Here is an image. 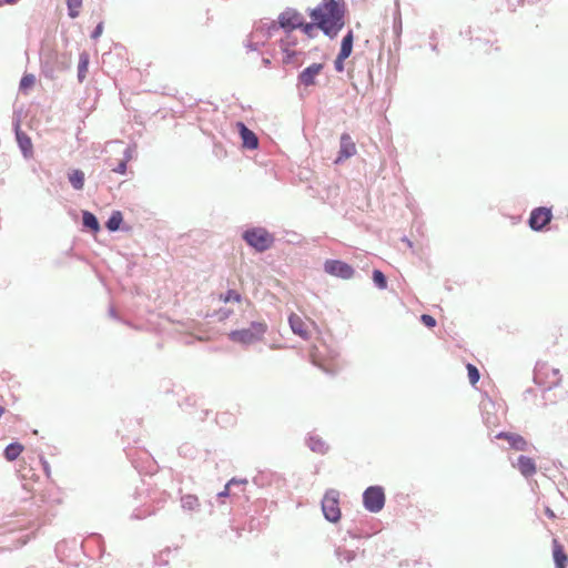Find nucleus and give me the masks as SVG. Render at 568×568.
<instances>
[{
  "label": "nucleus",
  "mask_w": 568,
  "mask_h": 568,
  "mask_svg": "<svg viewBox=\"0 0 568 568\" xmlns=\"http://www.w3.org/2000/svg\"><path fill=\"white\" fill-rule=\"evenodd\" d=\"M346 3L344 0H321L315 8L307 9L311 21L303 18L301 30L307 38L316 37L318 29L329 40H334L345 27Z\"/></svg>",
  "instance_id": "obj_1"
},
{
  "label": "nucleus",
  "mask_w": 568,
  "mask_h": 568,
  "mask_svg": "<svg viewBox=\"0 0 568 568\" xmlns=\"http://www.w3.org/2000/svg\"><path fill=\"white\" fill-rule=\"evenodd\" d=\"M241 239L256 253H264L272 248L275 243V235L264 226H248Z\"/></svg>",
  "instance_id": "obj_2"
},
{
  "label": "nucleus",
  "mask_w": 568,
  "mask_h": 568,
  "mask_svg": "<svg viewBox=\"0 0 568 568\" xmlns=\"http://www.w3.org/2000/svg\"><path fill=\"white\" fill-rule=\"evenodd\" d=\"M303 18L304 17L297 9L287 7L278 14L276 20L270 21L266 33L267 36H273L280 29L283 30L284 33H293V31L301 27Z\"/></svg>",
  "instance_id": "obj_3"
},
{
  "label": "nucleus",
  "mask_w": 568,
  "mask_h": 568,
  "mask_svg": "<svg viewBox=\"0 0 568 568\" xmlns=\"http://www.w3.org/2000/svg\"><path fill=\"white\" fill-rule=\"evenodd\" d=\"M324 68V63L314 62L298 72L296 78V90L300 98H304L305 93H308L307 90L310 88L317 85V78L322 73Z\"/></svg>",
  "instance_id": "obj_4"
},
{
  "label": "nucleus",
  "mask_w": 568,
  "mask_h": 568,
  "mask_svg": "<svg viewBox=\"0 0 568 568\" xmlns=\"http://www.w3.org/2000/svg\"><path fill=\"white\" fill-rule=\"evenodd\" d=\"M321 508L324 518L332 524L341 520L339 493L336 489H327L322 498Z\"/></svg>",
  "instance_id": "obj_5"
},
{
  "label": "nucleus",
  "mask_w": 568,
  "mask_h": 568,
  "mask_svg": "<svg viewBox=\"0 0 568 568\" xmlns=\"http://www.w3.org/2000/svg\"><path fill=\"white\" fill-rule=\"evenodd\" d=\"M362 500L363 506L367 511L372 514L379 513L384 508L386 501L384 487L381 485L368 486L363 491Z\"/></svg>",
  "instance_id": "obj_6"
},
{
  "label": "nucleus",
  "mask_w": 568,
  "mask_h": 568,
  "mask_svg": "<svg viewBox=\"0 0 568 568\" xmlns=\"http://www.w3.org/2000/svg\"><path fill=\"white\" fill-rule=\"evenodd\" d=\"M12 130L16 141L24 159L29 160L33 156V144L31 138L21 129L20 113L14 111L12 116Z\"/></svg>",
  "instance_id": "obj_7"
},
{
  "label": "nucleus",
  "mask_w": 568,
  "mask_h": 568,
  "mask_svg": "<svg viewBox=\"0 0 568 568\" xmlns=\"http://www.w3.org/2000/svg\"><path fill=\"white\" fill-rule=\"evenodd\" d=\"M554 219L551 206H537L530 211L527 224L534 232H542Z\"/></svg>",
  "instance_id": "obj_8"
},
{
  "label": "nucleus",
  "mask_w": 568,
  "mask_h": 568,
  "mask_svg": "<svg viewBox=\"0 0 568 568\" xmlns=\"http://www.w3.org/2000/svg\"><path fill=\"white\" fill-rule=\"evenodd\" d=\"M323 270L328 275L342 280H349L355 274L353 265L339 258H327L323 264Z\"/></svg>",
  "instance_id": "obj_9"
},
{
  "label": "nucleus",
  "mask_w": 568,
  "mask_h": 568,
  "mask_svg": "<svg viewBox=\"0 0 568 568\" xmlns=\"http://www.w3.org/2000/svg\"><path fill=\"white\" fill-rule=\"evenodd\" d=\"M494 438L507 440L509 448L517 452H528L531 444L520 434L501 430Z\"/></svg>",
  "instance_id": "obj_10"
},
{
  "label": "nucleus",
  "mask_w": 568,
  "mask_h": 568,
  "mask_svg": "<svg viewBox=\"0 0 568 568\" xmlns=\"http://www.w3.org/2000/svg\"><path fill=\"white\" fill-rule=\"evenodd\" d=\"M465 36L468 37L473 43L477 44V48L493 45L497 41L491 30H483L480 28H469L465 31Z\"/></svg>",
  "instance_id": "obj_11"
},
{
  "label": "nucleus",
  "mask_w": 568,
  "mask_h": 568,
  "mask_svg": "<svg viewBox=\"0 0 568 568\" xmlns=\"http://www.w3.org/2000/svg\"><path fill=\"white\" fill-rule=\"evenodd\" d=\"M241 145L245 150H256L260 145L257 135L242 121L236 123Z\"/></svg>",
  "instance_id": "obj_12"
},
{
  "label": "nucleus",
  "mask_w": 568,
  "mask_h": 568,
  "mask_svg": "<svg viewBox=\"0 0 568 568\" xmlns=\"http://www.w3.org/2000/svg\"><path fill=\"white\" fill-rule=\"evenodd\" d=\"M551 374H552V379L545 382L544 378L541 377V369L539 367V364L536 365L535 371H534V382H535V384H537L539 386H544V398L546 400H549V398L546 396V393L551 390L554 387L558 386L560 383L559 369L551 368ZM550 402H552V400L550 399Z\"/></svg>",
  "instance_id": "obj_13"
},
{
  "label": "nucleus",
  "mask_w": 568,
  "mask_h": 568,
  "mask_svg": "<svg viewBox=\"0 0 568 568\" xmlns=\"http://www.w3.org/2000/svg\"><path fill=\"white\" fill-rule=\"evenodd\" d=\"M355 153L356 146L351 135L346 132L342 133L339 138V151L337 153L335 162L341 163L352 158Z\"/></svg>",
  "instance_id": "obj_14"
},
{
  "label": "nucleus",
  "mask_w": 568,
  "mask_h": 568,
  "mask_svg": "<svg viewBox=\"0 0 568 568\" xmlns=\"http://www.w3.org/2000/svg\"><path fill=\"white\" fill-rule=\"evenodd\" d=\"M514 468L518 469L525 478H530L537 473V465L534 458L519 455L516 462H511Z\"/></svg>",
  "instance_id": "obj_15"
},
{
  "label": "nucleus",
  "mask_w": 568,
  "mask_h": 568,
  "mask_svg": "<svg viewBox=\"0 0 568 568\" xmlns=\"http://www.w3.org/2000/svg\"><path fill=\"white\" fill-rule=\"evenodd\" d=\"M227 336L230 341L241 344L242 346H250L260 342V339L247 328L232 329Z\"/></svg>",
  "instance_id": "obj_16"
},
{
  "label": "nucleus",
  "mask_w": 568,
  "mask_h": 568,
  "mask_svg": "<svg viewBox=\"0 0 568 568\" xmlns=\"http://www.w3.org/2000/svg\"><path fill=\"white\" fill-rule=\"evenodd\" d=\"M105 229L110 233H115L119 231H122V232L131 231V226H129L124 223L123 213L119 210H114L111 212V214L109 215V217L105 222Z\"/></svg>",
  "instance_id": "obj_17"
},
{
  "label": "nucleus",
  "mask_w": 568,
  "mask_h": 568,
  "mask_svg": "<svg viewBox=\"0 0 568 568\" xmlns=\"http://www.w3.org/2000/svg\"><path fill=\"white\" fill-rule=\"evenodd\" d=\"M89 544H93L97 547V550L99 552V562L106 565V559L110 558V554H105V545L103 537L100 534H91L82 544V549L85 554Z\"/></svg>",
  "instance_id": "obj_18"
},
{
  "label": "nucleus",
  "mask_w": 568,
  "mask_h": 568,
  "mask_svg": "<svg viewBox=\"0 0 568 568\" xmlns=\"http://www.w3.org/2000/svg\"><path fill=\"white\" fill-rule=\"evenodd\" d=\"M82 222H81V231L90 234H98L101 231L100 222L94 213L88 210L81 211Z\"/></svg>",
  "instance_id": "obj_19"
},
{
  "label": "nucleus",
  "mask_w": 568,
  "mask_h": 568,
  "mask_svg": "<svg viewBox=\"0 0 568 568\" xmlns=\"http://www.w3.org/2000/svg\"><path fill=\"white\" fill-rule=\"evenodd\" d=\"M305 445L311 452L320 455H325L329 450V446L323 440V438L314 433H308L306 435Z\"/></svg>",
  "instance_id": "obj_20"
},
{
  "label": "nucleus",
  "mask_w": 568,
  "mask_h": 568,
  "mask_svg": "<svg viewBox=\"0 0 568 568\" xmlns=\"http://www.w3.org/2000/svg\"><path fill=\"white\" fill-rule=\"evenodd\" d=\"M282 52V63L284 65H293L294 69H298L304 63V60H300L301 57H305V52L302 50L295 49H284Z\"/></svg>",
  "instance_id": "obj_21"
},
{
  "label": "nucleus",
  "mask_w": 568,
  "mask_h": 568,
  "mask_svg": "<svg viewBox=\"0 0 568 568\" xmlns=\"http://www.w3.org/2000/svg\"><path fill=\"white\" fill-rule=\"evenodd\" d=\"M552 559L555 568L568 567V554L566 552L564 546L556 538L552 539Z\"/></svg>",
  "instance_id": "obj_22"
},
{
  "label": "nucleus",
  "mask_w": 568,
  "mask_h": 568,
  "mask_svg": "<svg viewBox=\"0 0 568 568\" xmlns=\"http://www.w3.org/2000/svg\"><path fill=\"white\" fill-rule=\"evenodd\" d=\"M288 324L294 335L301 337L304 341L310 339V332L305 327L303 320L297 314H290Z\"/></svg>",
  "instance_id": "obj_23"
},
{
  "label": "nucleus",
  "mask_w": 568,
  "mask_h": 568,
  "mask_svg": "<svg viewBox=\"0 0 568 568\" xmlns=\"http://www.w3.org/2000/svg\"><path fill=\"white\" fill-rule=\"evenodd\" d=\"M481 417L484 425L491 429L499 424V417L495 413V404L488 402L481 406Z\"/></svg>",
  "instance_id": "obj_24"
},
{
  "label": "nucleus",
  "mask_w": 568,
  "mask_h": 568,
  "mask_svg": "<svg viewBox=\"0 0 568 568\" xmlns=\"http://www.w3.org/2000/svg\"><path fill=\"white\" fill-rule=\"evenodd\" d=\"M278 479V475L272 470H260L253 477V484L258 488L271 486L275 480Z\"/></svg>",
  "instance_id": "obj_25"
},
{
  "label": "nucleus",
  "mask_w": 568,
  "mask_h": 568,
  "mask_svg": "<svg viewBox=\"0 0 568 568\" xmlns=\"http://www.w3.org/2000/svg\"><path fill=\"white\" fill-rule=\"evenodd\" d=\"M247 479L243 478V479H240V478H236V477H233L231 478L224 486L223 490L219 491L216 494V499L217 500H222L223 498H230L232 497L234 494H232L231 489L233 486H246L247 485Z\"/></svg>",
  "instance_id": "obj_26"
},
{
  "label": "nucleus",
  "mask_w": 568,
  "mask_h": 568,
  "mask_svg": "<svg viewBox=\"0 0 568 568\" xmlns=\"http://www.w3.org/2000/svg\"><path fill=\"white\" fill-rule=\"evenodd\" d=\"M68 180L71 184V186L75 191L83 190L84 182H85V175L84 172L80 169H72L68 172Z\"/></svg>",
  "instance_id": "obj_27"
},
{
  "label": "nucleus",
  "mask_w": 568,
  "mask_h": 568,
  "mask_svg": "<svg viewBox=\"0 0 568 568\" xmlns=\"http://www.w3.org/2000/svg\"><path fill=\"white\" fill-rule=\"evenodd\" d=\"M23 449L24 447L21 443L17 440L11 442L3 449V457L7 462H14L23 452Z\"/></svg>",
  "instance_id": "obj_28"
},
{
  "label": "nucleus",
  "mask_w": 568,
  "mask_h": 568,
  "mask_svg": "<svg viewBox=\"0 0 568 568\" xmlns=\"http://www.w3.org/2000/svg\"><path fill=\"white\" fill-rule=\"evenodd\" d=\"M89 64H90L89 53L87 51L80 52L79 63H78V74H77L79 82L84 81L87 73H88Z\"/></svg>",
  "instance_id": "obj_29"
},
{
  "label": "nucleus",
  "mask_w": 568,
  "mask_h": 568,
  "mask_svg": "<svg viewBox=\"0 0 568 568\" xmlns=\"http://www.w3.org/2000/svg\"><path fill=\"white\" fill-rule=\"evenodd\" d=\"M172 552L173 550L170 547H166L159 554L154 555V568H168Z\"/></svg>",
  "instance_id": "obj_30"
},
{
  "label": "nucleus",
  "mask_w": 568,
  "mask_h": 568,
  "mask_svg": "<svg viewBox=\"0 0 568 568\" xmlns=\"http://www.w3.org/2000/svg\"><path fill=\"white\" fill-rule=\"evenodd\" d=\"M181 506L184 510L194 511L200 507V501L196 495L186 494L181 497Z\"/></svg>",
  "instance_id": "obj_31"
},
{
  "label": "nucleus",
  "mask_w": 568,
  "mask_h": 568,
  "mask_svg": "<svg viewBox=\"0 0 568 568\" xmlns=\"http://www.w3.org/2000/svg\"><path fill=\"white\" fill-rule=\"evenodd\" d=\"M246 328L250 329L260 341H262L268 329V326L264 321H252L250 326Z\"/></svg>",
  "instance_id": "obj_32"
},
{
  "label": "nucleus",
  "mask_w": 568,
  "mask_h": 568,
  "mask_svg": "<svg viewBox=\"0 0 568 568\" xmlns=\"http://www.w3.org/2000/svg\"><path fill=\"white\" fill-rule=\"evenodd\" d=\"M372 280H373L374 285L378 290L383 291V290L387 288V284H388L387 276L379 268H373V271H372Z\"/></svg>",
  "instance_id": "obj_33"
},
{
  "label": "nucleus",
  "mask_w": 568,
  "mask_h": 568,
  "mask_svg": "<svg viewBox=\"0 0 568 568\" xmlns=\"http://www.w3.org/2000/svg\"><path fill=\"white\" fill-rule=\"evenodd\" d=\"M178 405L183 412L192 414V409L197 405V396L195 394L187 395L182 400H178Z\"/></svg>",
  "instance_id": "obj_34"
},
{
  "label": "nucleus",
  "mask_w": 568,
  "mask_h": 568,
  "mask_svg": "<svg viewBox=\"0 0 568 568\" xmlns=\"http://www.w3.org/2000/svg\"><path fill=\"white\" fill-rule=\"evenodd\" d=\"M335 555L341 562H352L356 558V551L344 547H337Z\"/></svg>",
  "instance_id": "obj_35"
},
{
  "label": "nucleus",
  "mask_w": 568,
  "mask_h": 568,
  "mask_svg": "<svg viewBox=\"0 0 568 568\" xmlns=\"http://www.w3.org/2000/svg\"><path fill=\"white\" fill-rule=\"evenodd\" d=\"M278 47L281 50L287 49L291 50L294 47L297 45V39L293 36V33H284V37L281 38L278 41Z\"/></svg>",
  "instance_id": "obj_36"
},
{
  "label": "nucleus",
  "mask_w": 568,
  "mask_h": 568,
  "mask_svg": "<svg viewBox=\"0 0 568 568\" xmlns=\"http://www.w3.org/2000/svg\"><path fill=\"white\" fill-rule=\"evenodd\" d=\"M219 300L223 303H240L242 301V295L236 290L229 288L226 292L220 294Z\"/></svg>",
  "instance_id": "obj_37"
},
{
  "label": "nucleus",
  "mask_w": 568,
  "mask_h": 568,
  "mask_svg": "<svg viewBox=\"0 0 568 568\" xmlns=\"http://www.w3.org/2000/svg\"><path fill=\"white\" fill-rule=\"evenodd\" d=\"M36 83V77L32 73H24L20 80L19 89L20 91H28Z\"/></svg>",
  "instance_id": "obj_38"
},
{
  "label": "nucleus",
  "mask_w": 568,
  "mask_h": 568,
  "mask_svg": "<svg viewBox=\"0 0 568 568\" xmlns=\"http://www.w3.org/2000/svg\"><path fill=\"white\" fill-rule=\"evenodd\" d=\"M468 379L471 386H476V384L479 382L480 378V372L479 369L471 363H468L466 365Z\"/></svg>",
  "instance_id": "obj_39"
},
{
  "label": "nucleus",
  "mask_w": 568,
  "mask_h": 568,
  "mask_svg": "<svg viewBox=\"0 0 568 568\" xmlns=\"http://www.w3.org/2000/svg\"><path fill=\"white\" fill-rule=\"evenodd\" d=\"M232 314H233V310L227 308V307H221V308L214 311L209 316L214 317V318H216L217 322L222 323V322L226 321L227 318H230L232 316Z\"/></svg>",
  "instance_id": "obj_40"
},
{
  "label": "nucleus",
  "mask_w": 568,
  "mask_h": 568,
  "mask_svg": "<svg viewBox=\"0 0 568 568\" xmlns=\"http://www.w3.org/2000/svg\"><path fill=\"white\" fill-rule=\"evenodd\" d=\"M267 24H270V22H263V21H260L258 23H256V24L254 26V31H253L252 36H258V34H261V36H262V37H264L266 40H267V39H271L273 36H267V33H266V32H267V31H266V29H267V27H268Z\"/></svg>",
  "instance_id": "obj_41"
},
{
  "label": "nucleus",
  "mask_w": 568,
  "mask_h": 568,
  "mask_svg": "<svg viewBox=\"0 0 568 568\" xmlns=\"http://www.w3.org/2000/svg\"><path fill=\"white\" fill-rule=\"evenodd\" d=\"M353 45H354V33H353V30L349 29L342 38L341 48L349 49L353 51Z\"/></svg>",
  "instance_id": "obj_42"
},
{
  "label": "nucleus",
  "mask_w": 568,
  "mask_h": 568,
  "mask_svg": "<svg viewBox=\"0 0 568 568\" xmlns=\"http://www.w3.org/2000/svg\"><path fill=\"white\" fill-rule=\"evenodd\" d=\"M419 321L427 328H434L437 325L436 318L430 314H422Z\"/></svg>",
  "instance_id": "obj_43"
},
{
  "label": "nucleus",
  "mask_w": 568,
  "mask_h": 568,
  "mask_svg": "<svg viewBox=\"0 0 568 568\" xmlns=\"http://www.w3.org/2000/svg\"><path fill=\"white\" fill-rule=\"evenodd\" d=\"M178 453L180 456L194 457L195 448L190 444H183L178 448Z\"/></svg>",
  "instance_id": "obj_44"
},
{
  "label": "nucleus",
  "mask_w": 568,
  "mask_h": 568,
  "mask_svg": "<svg viewBox=\"0 0 568 568\" xmlns=\"http://www.w3.org/2000/svg\"><path fill=\"white\" fill-rule=\"evenodd\" d=\"M103 29H104V23L103 21H100L94 28L93 30L91 31V34H90V38L92 40H98L102 32H103Z\"/></svg>",
  "instance_id": "obj_45"
},
{
  "label": "nucleus",
  "mask_w": 568,
  "mask_h": 568,
  "mask_svg": "<svg viewBox=\"0 0 568 568\" xmlns=\"http://www.w3.org/2000/svg\"><path fill=\"white\" fill-rule=\"evenodd\" d=\"M393 29H394V32L399 37L402 33V19H400L399 10H397V12L394 17Z\"/></svg>",
  "instance_id": "obj_46"
},
{
  "label": "nucleus",
  "mask_w": 568,
  "mask_h": 568,
  "mask_svg": "<svg viewBox=\"0 0 568 568\" xmlns=\"http://www.w3.org/2000/svg\"><path fill=\"white\" fill-rule=\"evenodd\" d=\"M347 535L353 538V539H362V538H367L368 535L366 532H363L362 530L355 528V529H347Z\"/></svg>",
  "instance_id": "obj_47"
},
{
  "label": "nucleus",
  "mask_w": 568,
  "mask_h": 568,
  "mask_svg": "<svg viewBox=\"0 0 568 568\" xmlns=\"http://www.w3.org/2000/svg\"><path fill=\"white\" fill-rule=\"evenodd\" d=\"M114 173L125 174L128 171V163L125 161H120L115 168L112 169Z\"/></svg>",
  "instance_id": "obj_48"
},
{
  "label": "nucleus",
  "mask_w": 568,
  "mask_h": 568,
  "mask_svg": "<svg viewBox=\"0 0 568 568\" xmlns=\"http://www.w3.org/2000/svg\"><path fill=\"white\" fill-rule=\"evenodd\" d=\"M40 463H41L43 473L49 478L51 475V467H50L49 462L45 459V457L43 455H40Z\"/></svg>",
  "instance_id": "obj_49"
},
{
  "label": "nucleus",
  "mask_w": 568,
  "mask_h": 568,
  "mask_svg": "<svg viewBox=\"0 0 568 568\" xmlns=\"http://www.w3.org/2000/svg\"><path fill=\"white\" fill-rule=\"evenodd\" d=\"M109 315L110 317H112L113 320L118 321V322H121V323H125L128 324V322H125L120 315L119 313L116 312L115 307L114 306H110L109 307Z\"/></svg>",
  "instance_id": "obj_50"
},
{
  "label": "nucleus",
  "mask_w": 568,
  "mask_h": 568,
  "mask_svg": "<svg viewBox=\"0 0 568 568\" xmlns=\"http://www.w3.org/2000/svg\"><path fill=\"white\" fill-rule=\"evenodd\" d=\"M334 69L336 72H343L345 70V60L336 57L334 60Z\"/></svg>",
  "instance_id": "obj_51"
},
{
  "label": "nucleus",
  "mask_w": 568,
  "mask_h": 568,
  "mask_svg": "<svg viewBox=\"0 0 568 568\" xmlns=\"http://www.w3.org/2000/svg\"><path fill=\"white\" fill-rule=\"evenodd\" d=\"M352 52L353 51L349 50V49H345V48H341L339 47V51H338L336 57L339 58V59L346 60V59H348L351 57Z\"/></svg>",
  "instance_id": "obj_52"
},
{
  "label": "nucleus",
  "mask_w": 568,
  "mask_h": 568,
  "mask_svg": "<svg viewBox=\"0 0 568 568\" xmlns=\"http://www.w3.org/2000/svg\"><path fill=\"white\" fill-rule=\"evenodd\" d=\"M261 45H264V42L260 43V42H252V41H250V40H248V41L245 43V48H246L248 51H257V50H258V48H260Z\"/></svg>",
  "instance_id": "obj_53"
},
{
  "label": "nucleus",
  "mask_w": 568,
  "mask_h": 568,
  "mask_svg": "<svg viewBox=\"0 0 568 568\" xmlns=\"http://www.w3.org/2000/svg\"><path fill=\"white\" fill-rule=\"evenodd\" d=\"M68 8V16L71 18V19H75L79 17L80 14V8H73V7H67Z\"/></svg>",
  "instance_id": "obj_54"
},
{
  "label": "nucleus",
  "mask_w": 568,
  "mask_h": 568,
  "mask_svg": "<svg viewBox=\"0 0 568 568\" xmlns=\"http://www.w3.org/2000/svg\"><path fill=\"white\" fill-rule=\"evenodd\" d=\"M131 158H132V149H131V146H126L123 151L122 161H125L128 163V161H130Z\"/></svg>",
  "instance_id": "obj_55"
},
{
  "label": "nucleus",
  "mask_w": 568,
  "mask_h": 568,
  "mask_svg": "<svg viewBox=\"0 0 568 568\" xmlns=\"http://www.w3.org/2000/svg\"><path fill=\"white\" fill-rule=\"evenodd\" d=\"M83 0H65L67 7L81 8Z\"/></svg>",
  "instance_id": "obj_56"
},
{
  "label": "nucleus",
  "mask_w": 568,
  "mask_h": 568,
  "mask_svg": "<svg viewBox=\"0 0 568 568\" xmlns=\"http://www.w3.org/2000/svg\"><path fill=\"white\" fill-rule=\"evenodd\" d=\"M544 513L549 519H555L557 517L555 511L549 506H545Z\"/></svg>",
  "instance_id": "obj_57"
},
{
  "label": "nucleus",
  "mask_w": 568,
  "mask_h": 568,
  "mask_svg": "<svg viewBox=\"0 0 568 568\" xmlns=\"http://www.w3.org/2000/svg\"><path fill=\"white\" fill-rule=\"evenodd\" d=\"M145 517H146V515L144 513H142V510H139V509H135L131 515V518H133V519H143Z\"/></svg>",
  "instance_id": "obj_58"
},
{
  "label": "nucleus",
  "mask_w": 568,
  "mask_h": 568,
  "mask_svg": "<svg viewBox=\"0 0 568 568\" xmlns=\"http://www.w3.org/2000/svg\"><path fill=\"white\" fill-rule=\"evenodd\" d=\"M210 413H211L210 409H202L200 413V416L197 417L199 420H201V422L205 420Z\"/></svg>",
  "instance_id": "obj_59"
},
{
  "label": "nucleus",
  "mask_w": 568,
  "mask_h": 568,
  "mask_svg": "<svg viewBox=\"0 0 568 568\" xmlns=\"http://www.w3.org/2000/svg\"><path fill=\"white\" fill-rule=\"evenodd\" d=\"M155 469H156L155 462L154 460H150L146 473L148 474H153L155 471Z\"/></svg>",
  "instance_id": "obj_60"
},
{
  "label": "nucleus",
  "mask_w": 568,
  "mask_h": 568,
  "mask_svg": "<svg viewBox=\"0 0 568 568\" xmlns=\"http://www.w3.org/2000/svg\"><path fill=\"white\" fill-rule=\"evenodd\" d=\"M41 70H42V73L44 74V77L53 78V71L47 70V67L44 64L41 65Z\"/></svg>",
  "instance_id": "obj_61"
},
{
  "label": "nucleus",
  "mask_w": 568,
  "mask_h": 568,
  "mask_svg": "<svg viewBox=\"0 0 568 568\" xmlns=\"http://www.w3.org/2000/svg\"><path fill=\"white\" fill-rule=\"evenodd\" d=\"M20 0H0V7L4 4H17Z\"/></svg>",
  "instance_id": "obj_62"
},
{
  "label": "nucleus",
  "mask_w": 568,
  "mask_h": 568,
  "mask_svg": "<svg viewBox=\"0 0 568 568\" xmlns=\"http://www.w3.org/2000/svg\"><path fill=\"white\" fill-rule=\"evenodd\" d=\"M262 64L265 67V68H270L272 65V60L270 58H265L263 57L262 58Z\"/></svg>",
  "instance_id": "obj_63"
},
{
  "label": "nucleus",
  "mask_w": 568,
  "mask_h": 568,
  "mask_svg": "<svg viewBox=\"0 0 568 568\" xmlns=\"http://www.w3.org/2000/svg\"><path fill=\"white\" fill-rule=\"evenodd\" d=\"M437 38H438V33H437V31L433 30V31L430 32V34H429V40H430V42H436Z\"/></svg>",
  "instance_id": "obj_64"
}]
</instances>
